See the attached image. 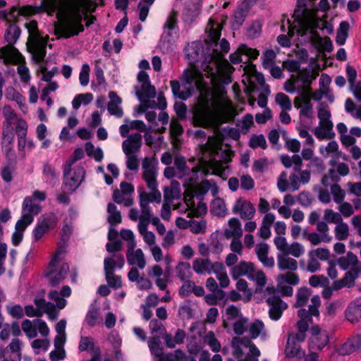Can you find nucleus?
<instances>
[{"instance_id": "nucleus-1", "label": "nucleus", "mask_w": 361, "mask_h": 361, "mask_svg": "<svg viewBox=\"0 0 361 361\" xmlns=\"http://www.w3.org/2000/svg\"><path fill=\"white\" fill-rule=\"evenodd\" d=\"M221 29V25L212 19L206 28L208 39L205 40L206 52L201 68L209 82H206L203 74L195 68L185 70L182 84L177 80L171 81L173 94L182 100L188 99L195 90L200 92L193 115L194 124L197 126L208 127L214 119L222 118L231 111V103L226 92L221 87H209V85L216 86L219 82H231L233 68L224 59V54L230 49V44L225 39L218 44Z\"/></svg>"}, {"instance_id": "nucleus-2", "label": "nucleus", "mask_w": 361, "mask_h": 361, "mask_svg": "<svg viewBox=\"0 0 361 361\" xmlns=\"http://www.w3.org/2000/svg\"><path fill=\"white\" fill-rule=\"evenodd\" d=\"M55 9L51 15L56 14L57 21L54 23V34L58 39H68L84 31L85 25L90 26L96 20L94 16L88 13L95 11L97 4L92 0H55Z\"/></svg>"}, {"instance_id": "nucleus-3", "label": "nucleus", "mask_w": 361, "mask_h": 361, "mask_svg": "<svg viewBox=\"0 0 361 361\" xmlns=\"http://www.w3.org/2000/svg\"><path fill=\"white\" fill-rule=\"evenodd\" d=\"M302 0H298L297 9L294 16H297L294 24L290 25V20H287L288 34L289 37L294 35L295 32L301 36L310 35L309 39L313 41L321 49L326 52L333 50V44L329 37H321L316 33L315 30L324 29V22L317 18L314 12L308 11L306 6L302 4Z\"/></svg>"}, {"instance_id": "nucleus-4", "label": "nucleus", "mask_w": 361, "mask_h": 361, "mask_svg": "<svg viewBox=\"0 0 361 361\" xmlns=\"http://www.w3.org/2000/svg\"><path fill=\"white\" fill-rule=\"evenodd\" d=\"M321 305V300L319 295H314L311 298V305L309 310L300 309L298 311V316L300 320L297 322L298 332L296 334H289L286 346V353L289 357H293L298 355L300 350L298 343L305 341L306 333L309 329V325L312 322V316L318 317L319 311L318 307Z\"/></svg>"}, {"instance_id": "nucleus-5", "label": "nucleus", "mask_w": 361, "mask_h": 361, "mask_svg": "<svg viewBox=\"0 0 361 361\" xmlns=\"http://www.w3.org/2000/svg\"><path fill=\"white\" fill-rule=\"evenodd\" d=\"M55 0H41L39 6H23L20 8L13 6L9 11H0V19L7 22L16 21L20 16H31L36 13H46L51 15L55 9Z\"/></svg>"}, {"instance_id": "nucleus-6", "label": "nucleus", "mask_w": 361, "mask_h": 361, "mask_svg": "<svg viewBox=\"0 0 361 361\" xmlns=\"http://www.w3.org/2000/svg\"><path fill=\"white\" fill-rule=\"evenodd\" d=\"M25 27L29 33L28 47L32 55L33 59L39 63L44 61L47 54V44L49 39L47 35L43 36L40 34L37 23L35 20H30L25 23Z\"/></svg>"}, {"instance_id": "nucleus-7", "label": "nucleus", "mask_w": 361, "mask_h": 361, "mask_svg": "<svg viewBox=\"0 0 361 361\" xmlns=\"http://www.w3.org/2000/svg\"><path fill=\"white\" fill-rule=\"evenodd\" d=\"M63 253L62 250L56 251L46 272V276L52 286H56L62 282L69 272L68 264L63 262L61 257Z\"/></svg>"}, {"instance_id": "nucleus-8", "label": "nucleus", "mask_w": 361, "mask_h": 361, "mask_svg": "<svg viewBox=\"0 0 361 361\" xmlns=\"http://www.w3.org/2000/svg\"><path fill=\"white\" fill-rule=\"evenodd\" d=\"M331 112L326 105L324 103L319 104L318 109L319 125L313 133L316 137L319 140L331 139L334 136L333 132V123L330 120Z\"/></svg>"}, {"instance_id": "nucleus-9", "label": "nucleus", "mask_w": 361, "mask_h": 361, "mask_svg": "<svg viewBox=\"0 0 361 361\" xmlns=\"http://www.w3.org/2000/svg\"><path fill=\"white\" fill-rule=\"evenodd\" d=\"M231 348L233 355L236 358L241 357L244 354L243 348H248L250 353L245 357L246 361H259L261 353L256 345L247 337H233L231 341Z\"/></svg>"}, {"instance_id": "nucleus-10", "label": "nucleus", "mask_w": 361, "mask_h": 361, "mask_svg": "<svg viewBox=\"0 0 361 361\" xmlns=\"http://www.w3.org/2000/svg\"><path fill=\"white\" fill-rule=\"evenodd\" d=\"M174 168L178 173V178L184 180V185L188 188H192L197 183L199 168L190 169L187 166L186 160L183 156H176L173 161Z\"/></svg>"}, {"instance_id": "nucleus-11", "label": "nucleus", "mask_w": 361, "mask_h": 361, "mask_svg": "<svg viewBox=\"0 0 361 361\" xmlns=\"http://www.w3.org/2000/svg\"><path fill=\"white\" fill-rule=\"evenodd\" d=\"M142 178L145 181L150 192H159L157 189L158 175L157 161L152 157H144L141 161Z\"/></svg>"}, {"instance_id": "nucleus-12", "label": "nucleus", "mask_w": 361, "mask_h": 361, "mask_svg": "<svg viewBox=\"0 0 361 361\" xmlns=\"http://www.w3.org/2000/svg\"><path fill=\"white\" fill-rule=\"evenodd\" d=\"M85 174V171L81 166H75L72 169L71 166L65 165L63 167V190L68 192H74L82 183Z\"/></svg>"}, {"instance_id": "nucleus-13", "label": "nucleus", "mask_w": 361, "mask_h": 361, "mask_svg": "<svg viewBox=\"0 0 361 361\" xmlns=\"http://www.w3.org/2000/svg\"><path fill=\"white\" fill-rule=\"evenodd\" d=\"M161 200V195L160 192H152L149 193L146 192H142L140 193V206L141 209V214L138 224H149L150 217H152V214L149 207V202L160 203Z\"/></svg>"}, {"instance_id": "nucleus-14", "label": "nucleus", "mask_w": 361, "mask_h": 361, "mask_svg": "<svg viewBox=\"0 0 361 361\" xmlns=\"http://www.w3.org/2000/svg\"><path fill=\"white\" fill-rule=\"evenodd\" d=\"M264 293L269 295L266 299V302L269 306V316L271 319L277 321L281 317L283 311L286 310L288 305L279 297L274 295L276 293L274 287L268 286Z\"/></svg>"}, {"instance_id": "nucleus-15", "label": "nucleus", "mask_w": 361, "mask_h": 361, "mask_svg": "<svg viewBox=\"0 0 361 361\" xmlns=\"http://www.w3.org/2000/svg\"><path fill=\"white\" fill-rule=\"evenodd\" d=\"M294 106L299 110L300 118H312L313 117L314 111L310 88L305 89L294 99Z\"/></svg>"}, {"instance_id": "nucleus-16", "label": "nucleus", "mask_w": 361, "mask_h": 361, "mask_svg": "<svg viewBox=\"0 0 361 361\" xmlns=\"http://www.w3.org/2000/svg\"><path fill=\"white\" fill-rule=\"evenodd\" d=\"M137 80L140 85L135 87V91L139 100L154 98L156 95V90L151 85L148 74L143 71H140Z\"/></svg>"}, {"instance_id": "nucleus-17", "label": "nucleus", "mask_w": 361, "mask_h": 361, "mask_svg": "<svg viewBox=\"0 0 361 361\" xmlns=\"http://www.w3.org/2000/svg\"><path fill=\"white\" fill-rule=\"evenodd\" d=\"M232 213L239 216L242 220H252L255 216L256 209L250 200L240 197L232 206Z\"/></svg>"}, {"instance_id": "nucleus-18", "label": "nucleus", "mask_w": 361, "mask_h": 361, "mask_svg": "<svg viewBox=\"0 0 361 361\" xmlns=\"http://www.w3.org/2000/svg\"><path fill=\"white\" fill-rule=\"evenodd\" d=\"M200 149L204 157L209 158L208 165L213 169V172L217 175L221 174L224 170V166L213 157L218 152V145L211 142L209 138L206 143L201 145Z\"/></svg>"}, {"instance_id": "nucleus-19", "label": "nucleus", "mask_w": 361, "mask_h": 361, "mask_svg": "<svg viewBox=\"0 0 361 361\" xmlns=\"http://www.w3.org/2000/svg\"><path fill=\"white\" fill-rule=\"evenodd\" d=\"M277 287L283 295L291 296L293 293L291 286L298 284L300 279L297 274L289 271L286 274H280L276 279Z\"/></svg>"}, {"instance_id": "nucleus-20", "label": "nucleus", "mask_w": 361, "mask_h": 361, "mask_svg": "<svg viewBox=\"0 0 361 361\" xmlns=\"http://www.w3.org/2000/svg\"><path fill=\"white\" fill-rule=\"evenodd\" d=\"M164 28L161 42L167 43L169 45L173 44L178 38L177 18L175 13H171L168 16Z\"/></svg>"}, {"instance_id": "nucleus-21", "label": "nucleus", "mask_w": 361, "mask_h": 361, "mask_svg": "<svg viewBox=\"0 0 361 361\" xmlns=\"http://www.w3.org/2000/svg\"><path fill=\"white\" fill-rule=\"evenodd\" d=\"M147 275L150 279H155V284L159 290H165L166 289L169 277L167 269L164 271L159 264H155L147 268Z\"/></svg>"}, {"instance_id": "nucleus-22", "label": "nucleus", "mask_w": 361, "mask_h": 361, "mask_svg": "<svg viewBox=\"0 0 361 361\" xmlns=\"http://www.w3.org/2000/svg\"><path fill=\"white\" fill-rule=\"evenodd\" d=\"M310 348L314 350H321L329 343V335L326 331H322L319 326L314 325L310 329Z\"/></svg>"}, {"instance_id": "nucleus-23", "label": "nucleus", "mask_w": 361, "mask_h": 361, "mask_svg": "<svg viewBox=\"0 0 361 361\" xmlns=\"http://www.w3.org/2000/svg\"><path fill=\"white\" fill-rule=\"evenodd\" d=\"M247 333L249 334L247 338L251 341L257 338H260L262 341H267L269 338V334L264 323L259 319L249 322Z\"/></svg>"}, {"instance_id": "nucleus-24", "label": "nucleus", "mask_w": 361, "mask_h": 361, "mask_svg": "<svg viewBox=\"0 0 361 361\" xmlns=\"http://www.w3.org/2000/svg\"><path fill=\"white\" fill-rule=\"evenodd\" d=\"M300 80L302 82L303 85H309L310 83V75L308 74H303L300 73L298 75H293L289 80H286L284 83V90L290 94L296 92H302V85L299 84Z\"/></svg>"}, {"instance_id": "nucleus-25", "label": "nucleus", "mask_w": 361, "mask_h": 361, "mask_svg": "<svg viewBox=\"0 0 361 361\" xmlns=\"http://www.w3.org/2000/svg\"><path fill=\"white\" fill-rule=\"evenodd\" d=\"M142 135L140 133L128 136L122 143V149L125 155L136 154L140 152L142 147Z\"/></svg>"}, {"instance_id": "nucleus-26", "label": "nucleus", "mask_w": 361, "mask_h": 361, "mask_svg": "<svg viewBox=\"0 0 361 361\" xmlns=\"http://www.w3.org/2000/svg\"><path fill=\"white\" fill-rule=\"evenodd\" d=\"M127 262L130 265L136 266L143 269L146 266V260L143 251L140 248H128L126 252Z\"/></svg>"}, {"instance_id": "nucleus-27", "label": "nucleus", "mask_w": 361, "mask_h": 361, "mask_svg": "<svg viewBox=\"0 0 361 361\" xmlns=\"http://www.w3.org/2000/svg\"><path fill=\"white\" fill-rule=\"evenodd\" d=\"M32 223L30 216H25L20 218L16 224L15 231L12 235V243L15 246L18 245L23 240V233L27 226Z\"/></svg>"}, {"instance_id": "nucleus-28", "label": "nucleus", "mask_w": 361, "mask_h": 361, "mask_svg": "<svg viewBox=\"0 0 361 361\" xmlns=\"http://www.w3.org/2000/svg\"><path fill=\"white\" fill-rule=\"evenodd\" d=\"M346 319L350 323H356L361 319V298H356L349 303L345 311Z\"/></svg>"}, {"instance_id": "nucleus-29", "label": "nucleus", "mask_w": 361, "mask_h": 361, "mask_svg": "<svg viewBox=\"0 0 361 361\" xmlns=\"http://www.w3.org/2000/svg\"><path fill=\"white\" fill-rule=\"evenodd\" d=\"M192 269L197 274H211L214 270V262L208 258H196L192 262Z\"/></svg>"}, {"instance_id": "nucleus-30", "label": "nucleus", "mask_w": 361, "mask_h": 361, "mask_svg": "<svg viewBox=\"0 0 361 361\" xmlns=\"http://www.w3.org/2000/svg\"><path fill=\"white\" fill-rule=\"evenodd\" d=\"M71 288L68 286H63L60 292L57 290H52L49 293V298L56 302V306L58 309H63L67 301L63 298L69 297L71 294Z\"/></svg>"}, {"instance_id": "nucleus-31", "label": "nucleus", "mask_w": 361, "mask_h": 361, "mask_svg": "<svg viewBox=\"0 0 361 361\" xmlns=\"http://www.w3.org/2000/svg\"><path fill=\"white\" fill-rule=\"evenodd\" d=\"M109 97L110 99V101L107 104L109 113L117 118H121L123 116V111L121 106V98L114 91L109 92Z\"/></svg>"}, {"instance_id": "nucleus-32", "label": "nucleus", "mask_w": 361, "mask_h": 361, "mask_svg": "<svg viewBox=\"0 0 361 361\" xmlns=\"http://www.w3.org/2000/svg\"><path fill=\"white\" fill-rule=\"evenodd\" d=\"M242 54L246 55L250 59H255L259 55V51L255 49L247 47L246 44H241L235 53L230 55L231 61L235 64L240 63L242 61Z\"/></svg>"}, {"instance_id": "nucleus-33", "label": "nucleus", "mask_w": 361, "mask_h": 361, "mask_svg": "<svg viewBox=\"0 0 361 361\" xmlns=\"http://www.w3.org/2000/svg\"><path fill=\"white\" fill-rule=\"evenodd\" d=\"M254 269L255 266L253 263L241 261L239 264L233 267L231 275L235 280L243 276H246L249 279V276L251 275Z\"/></svg>"}, {"instance_id": "nucleus-34", "label": "nucleus", "mask_w": 361, "mask_h": 361, "mask_svg": "<svg viewBox=\"0 0 361 361\" xmlns=\"http://www.w3.org/2000/svg\"><path fill=\"white\" fill-rule=\"evenodd\" d=\"M243 229L240 220L236 217L231 218L228 221V226L224 230V236L226 238H241Z\"/></svg>"}, {"instance_id": "nucleus-35", "label": "nucleus", "mask_w": 361, "mask_h": 361, "mask_svg": "<svg viewBox=\"0 0 361 361\" xmlns=\"http://www.w3.org/2000/svg\"><path fill=\"white\" fill-rule=\"evenodd\" d=\"M269 246L265 243L257 244L255 247V252L259 260L263 265L268 268H271L274 265V259L272 257H268Z\"/></svg>"}, {"instance_id": "nucleus-36", "label": "nucleus", "mask_w": 361, "mask_h": 361, "mask_svg": "<svg viewBox=\"0 0 361 361\" xmlns=\"http://www.w3.org/2000/svg\"><path fill=\"white\" fill-rule=\"evenodd\" d=\"M23 214L21 218L25 216H30L34 220V216L39 214L42 210L39 204L35 203L30 196H27L24 199L23 206Z\"/></svg>"}, {"instance_id": "nucleus-37", "label": "nucleus", "mask_w": 361, "mask_h": 361, "mask_svg": "<svg viewBox=\"0 0 361 361\" xmlns=\"http://www.w3.org/2000/svg\"><path fill=\"white\" fill-rule=\"evenodd\" d=\"M277 265L279 269L282 271H294L298 269L297 261L286 253H280L277 255Z\"/></svg>"}, {"instance_id": "nucleus-38", "label": "nucleus", "mask_w": 361, "mask_h": 361, "mask_svg": "<svg viewBox=\"0 0 361 361\" xmlns=\"http://www.w3.org/2000/svg\"><path fill=\"white\" fill-rule=\"evenodd\" d=\"M125 259L122 255L114 254L110 257H106L104 260V270H111L114 271L115 269H121L124 266Z\"/></svg>"}, {"instance_id": "nucleus-39", "label": "nucleus", "mask_w": 361, "mask_h": 361, "mask_svg": "<svg viewBox=\"0 0 361 361\" xmlns=\"http://www.w3.org/2000/svg\"><path fill=\"white\" fill-rule=\"evenodd\" d=\"M214 274H216V279L219 281L221 288H227L230 284V280L226 271L225 267L221 262H214Z\"/></svg>"}, {"instance_id": "nucleus-40", "label": "nucleus", "mask_w": 361, "mask_h": 361, "mask_svg": "<svg viewBox=\"0 0 361 361\" xmlns=\"http://www.w3.org/2000/svg\"><path fill=\"white\" fill-rule=\"evenodd\" d=\"M177 277L182 281L189 279L192 276L191 266L186 262H179L175 267Z\"/></svg>"}, {"instance_id": "nucleus-41", "label": "nucleus", "mask_w": 361, "mask_h": 361, "mask_svg": "<svg viewBox=\"0 0 361 361\" xmlns=\"http://www.w3.org/2000/svg\"><path fill=\"white\" fill-rule=\"evenodd\" d=\"M180 194V183L177 180H172L170 185L164 189V196L166 200L178 199Z\"/></svg>"}, {"instance_id": "nucleus-42", "label": "nucleus", "mask_w": 361, "mask_h": 361, "mask_svg": "<svg viewBox=\"0 0 361 361\" xmlns=\"http://www.w3.org/2000/svg\"><path fill=\"white\" fill-rule=\"evenodd\" d=\"M361 345L359 338H353L347 341L338 349V353L341 355H346L351 354L357 350Z\"/></svg>"}, {"instance_id": "nucleus-43", "label": "nucleus", "mask_w": 361, "mask_h": 361, "mask_svg": "<svg viewBox=\"0 0 361 361\" xmlns=\"http://www.w3.org/2000/svg\"><path fill=\"white\" fill-rule=\"evenodd\" d=\"M149 224H138L137 229L146 244L149 247L156 244V237L153 232L147 231Z\"/></svg>"}, {"instance_id": "nucleus-44", "label": "nucleus", "mask_w": 361, "mask_h": 361, "mask_svg": "<svg viewBox=\"0 0 361 361\" xmlns=\"http://www.w3.org/2000/svg\"><path fill=\"white\" fill-rule=\"evenodd\" d=\"M211 212L218 216H225L227 209L224 200L222 198H215L211 203Z\"/></svg>"}, {"instance_id": "nucleus-45", "label": "nucleus", "mask_w": 361, "mask_h": 361, "mask_svg": "<svg viewBox=\"0 0 361 361\" xmlns=\"http://www.w3.org/2000/svg\"><path fill=\"white\" fill-rule=\"evenodd\" d=\"M108 222L111 225H117L121 222L122 217L120 211L117 209L116 206L113 203H109L107 206Z\"/></svg>"}, {"instance_id": "nucleus-46", "label": "nucleus", "mask_w": 361, "mask_h": 361, "mask_svg": "<svg viewBox=\"0 0 361 361\" xmlns=\"http://www.w3.org/2000/svg\"><path fill=\"white\" fill-rule=\"evenodd\" d=\"M20 35V28L15 24L8 26L5 32V40L11 45L15 44Z\"/></svg>"}, {"instance_id": "nucleus-47", "label": "nucleus", "mask_w": 361, "mask_h": 361, "mask_svg": "<svg viewBox=\"0 0 361 361\" xmlns=\"http://www.w3.org/2000/svg\"><path fill=\"white\" fill-rule=\"evenodd\" d=\"M350 30V25L347 21H342L340 23L339 27L337 30L336 42V43L342 46L345 43L346 39L348 36V32Z\"/></svg>"}, {"instance_id": "nucleus-48", "label": "nucleus", "mask_w": 361, "mask_h": 361, "mask_svg": "<svg viewBox=\"0 0 361 361\" xmlns=\"http://www.w3.org/2000/svg\"><path fill=\"white\" fill-rule=\"evenodd\" d=\"M188 58L194 61H199L200 52H203V47L201 42H193L185 49Z\"/></svg>"}, {"instance_id": "nucleus-49", "label": "nucleus", "mask_w": 361, "mask_h": 361, "mask_svg": "<svg viewBox=\"0 0 361 361\" xmlns=\"http://www.w3.org/2000/svg\"><path fill=\"white\" fill-rule=\"evenodd\" d=\"M155 0H140L137 5L139 19L145 22L149 14V8Z\"/></svg>"}, {"instance_id": "nucleus-50", "label": "nucleus", "mask_w": 361, "mask_h": 361, "mask_svg": "<svg viewBox=\"0 0 361 361\" xmlns=\"http://www.w3.org/2000/svg\"><path fill=\"white\" fill-rule=\"evenodd\" d=\"M214 186V192H217V188L215 184L212 183L209 180H205L202 181L196 188L195 190H193V186L192 188H187L188 190H192V192H195L197 196H203L210 189Z\"/></svg>"}, {"instance_id": "nucleus-51", "label": "nucleus", "mask_w": 361, "mask_h": 361, "mask_svg": "<svg viewBox=\"0 0 361 361\" xmlns=\"http://www.w3.org/2000/svg\"><path fill=\"white\" fill-rule=\"evenodd\" d=\"M357 262V257L352 252H348L345 257L338 259L340 267L344 270H347L351 267L355 266Z\"/></svg>"}, {"instance_id": "nucleus-52", "label": "nucleus", "mask_w": 361, "mask_h": 361, "mask_svg": "<svg viewBox=\"0 0 361 361\" xmlns=\"http://www.w3.org/2000/svg\"><path fill=\"white\" fill-rule=\"evenodd\" d=\"M334 231L335 238L338 240H346L350 234L349 226L343 221L336 225Z\"/></svg>"}, {"instance_id": "nucleus-53", "label": "nucleus", "mask_w": 361, "mask_h": 361, "mask_svg": "<svg viewBox=\"0 0 361 361\" xmlns=\"http://www.w3.org/2000/svg\"><path fill=\"white\" fill-rule=\"evenodd\" d=\"M38 221L48 231L54 228L57 225V217L54 214H45L40 216Z\"/></svg>"}, {"instance_id": "nucleus-54", "label": "nucleus", "mask_w": 361, "mask_h": 361, "mask_svg": "<svg viewBox=\"0 0 361 361\" xmlns=\"http://www.w3.org/2000/svg\"><path fill=\"white\" fill-rule=\"evenodd\" d=\"M253 116L250 114H247L241 119L237 121L236 126L243 134H246L251 126L253 125Z\"/></svg>"}, {"instance_id": "nucleus-55", "label": "nucleus", "mask_w": 361, "mask_h": 361, "mask_svg": "<svg viewBox=\"0 0 361 361\" xmlns=\"http://www.w3.org/2000/svg\"><path fill=\"white\" fill-rule=\"evenodd\" d=\"M249 279L255 281L257 285V290H262L267 283V277L262 270L253 269Z\"/></svg>"}, {"instance_id": "nucleus-56", "label": "nucleus", "mask_w": 361, "mask_h": 361, "mask_svg": "<svg viewBox=\"0 0 361 361\" xmlns=\"http://www.w3.org/2000/svg\"><path fill=\"white\" fill-rule=\"evenodd\" d=\"M99 346L96 345L94 339L90 336H81L78 344V350L80 352L89 350L92 352Z\"/></svg>"}, {"instance_id": "nucleus-57", "label": "nucleus", "mask_w": 361, "mask_h": 361, "mask_svg": "<svg viewBox=\"0 0 361 361\" xmlns=\"http://www.w3.org/2000/svg\"><path fill=\"white\" fill-rule=\"evenodd\" d=\"M249 319L246 317H240L233 324V330L234 333L238 336L243 335L245 332H247V326Z\"/></svg>"}, {"instance_id": "nucleus-58", "label": "nucleus", "mask_w": 361, "mask_h": 361, "mask_svg": "<svg viewBox=\"0 0 361 361\" xmlns=\"http://www.w3.org/2000/svg\"><path fill=\"white\" fill-rule=\"evenodd\" d=\"M2 114L5 118V123L8 126H11L20 118L15 111L9 105L4 106L2 109Z\"/></svg>"}, {"instance_id": "nucleus-59", "label": "nucleus", "mask_w": 361, "mask_h": 361, "mask_svg": "<svg viewBox=\"0 0 361 361\" xmlns=\"http://www.w3.org/2000/svg\"><path fill=\"white\" fill-rule=\"evenodd\" d=\"M22 329L30 338L37 336V328L35 326V319L30 321V319H25L22 323Z\"/></svg>"}, {"instance_id": "nucleus-60", "label": "nucleus", "mask_w": 361, "mask_h": 361, "mask_svg": "<svg viewBox=\"0 0 361 361\" xmlns=\"http://www.w3.org/2000/svg\"><path fill=\"white\" fill-rule=\"evenodd\" d=\"M247 14V12L238 6L233 13L232 27L234 29H238L245 22Z\"/></svg>"}, {"instance_id": "nucleus-61", "label": "nucleus", "mask_w": 361, "mask_h": 361, "mask_svg": "<svg viewBox=\"0 0 361 361\" xmlns=\"http://www.w3.org/2000/svg\"><path fill=\"white\" fill-rule=\"evenodd\" d=\"M311 295L310 290L307 288H300L296 294L295 307H302L306 305Z\"/></svg>"}, {"instance_id": "nucleus-62", "label": "nucleus", "mask_w": 361, "mask_h": 361, "mask_svg": "<svg viewBox=\"0 0 361 361\" xmlns=\"http://www.w3.org/2000/svg\"><path fill=\"white\" fill-rule=\"evenodd\" d=\"M42 173L46 181L49 183H53L59 177L55 168L48 163L43 165Z\"/></svg>"}, {"instance_id": "nucleus-63", "label": "nucleus", "mask_w": 361, "mask_h": 361, "mask_svg": "<svg viewBox=\"0 0 361 361\" xmlns=\"http://www.w3.org/2000/svg\"><path fill=\"white\" fill-rule=\"evenodd\" d=\"M285 253L288 255H292L294 257L298 258L305 253V247L301 243L293 242L290 245H288Z\"/></svg>"}, {"instance_id": "nucleus-64", "label": "nucleus", "mask_w": 361, "mask_h": 361, "mask_svg": "<svg viewBox=\"0 0 361 361\" xmlns=\"http://www.w3.org/2000/svg\"><path fill=\"white\" fill-rule=\"evenodd\" d=\"M262 22L261 20L253 21L247 27V36L252 39L258 37L262 32Z\"/></svg>"}]
</instances>
